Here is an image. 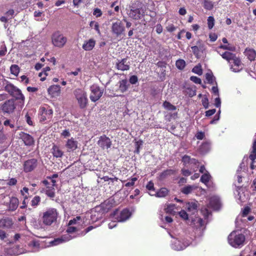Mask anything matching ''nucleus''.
Returning a JSON list of instances; mask_svg holds the SVG:
<instances>
[{"mask_svg":"<svg viewBox=\"0 0 256 256\" xmlns=\"http://www.w3.org/2000/svg\"><path fill=\"white\" fill-rule=\"evenodd\" d=\"M28 188L26 187H24L22 190H20V194L24 197V200H28Z\"/></svg>","mask_w":256,"mask_h":256,"instance_id":"nucleus-39","label":"nucleus"},{"mask_svg":"<svg viewBox=\"0 0 256 256\" xmlns=\"http://www.w3.org/2000/svg\"><path fill=\"white\" fill-rule=\"evenodd\" d=\"M194 189V186L190 185H188L181 189V192L185 194H188L192 192Z\"/></svg>","mask_w":256,"mask_h":256,"instance_id":"nucleus-34","label":"nucleus"},{"mask_svg":"<svg viewBox=\"0 0 256 256\" xmlns=\"http://www.w3.org/2000/svg\"><path fill=\"white\" fill-rule=\"evenodd\" d=\"M10 70L12 74L17 76L20 72V68L16 64H12L10 68Z\"/></svg>","mask_w":256,"mask_h":256,"instance_id":"nucleus-38","label":"nucleus"},{"mask_svg":"<svg viewBox=\"0 0 256 256\" xmlns=\"http://www.w3.org/2000/svg\"><path fill=\"white\" fill-rule=\"evenodd\" d=\"M90 99L93 102L98 100L103 94V90L99 86H93L90 87Z\"/></svg>","mask_w":256,"mask_h":256,"instance_id":"nucleus-11","label":"nucleus"},{"mask_svg":"<svg viewBox=\"0 0 256 256\" xmlns=\"http://www.w3.org/2000/svg\"><path fill=\"white\" fill-rule=\"evenodd\" d=\"M229 244L234 248H238L244 244L245 240V236L242 234H237L236 232H232L228 236Z\"/></svg>","mask_w":256,"mask_h":256,"instance_id":"nucleus-5","label":"nucleus"},{"mask_svg":"<svg viewBox=\"0 0 256 256\" xmlns=\"http://www.w3.org/2000/svg\"><path fill=\"white\" fill-rule=\"evenodd\" d=\"M48 92L52 97L58 96H60V87L59 85L51 86L48 88Z\"/></svg>","mask_w":256,"mask_h":256,"instance_id":"nucleus-19","label":"nucleus"},{"mask_svg":"<svg viewBox=\"0 0 256 256\" xmlns=\"http://www.w3.org/2000/svg\"><path fill=\"white\" fill-rule=\"evenodd\" d=\"M196 138L197 139L202 140L204 137V134L202 132H198L196 134Z\"/></svg>","mask_w":256,"mask_h":256,"instance_id":"nucleus-57","label":"nucleus"},{"mask_svg":"<svg viewBox=\"0 0 256 256\" xmlns=\"http://www.w3.org/2000/svg\"><path fill=\"white\" fill-rule=\"evenodd\" d=\"M38 166L37 159L32 158L25 161L23 164V170L25 172H30L34 170Z\"/></svg>","mask_w":256,"mask_h":256,"instance_id":"nucleus-10","label":"nucleus"},{"mask_svg":"<svg viewBox=\"0 0 256 256\" xmlns=\"http://www.w3.org/2000/svg\"><path fill=\"white\" fill-rule=\"evenodd\" d=\"M204 8L207 10H212L214 8V4L212 1L210 0H204Z\"/></svg>","mask_w":256,"mask_h":256,"instance_id":"nucleus-35","label":"nucleus"},{"mask_svg":"<svg viewBox=\"0 0 256 256\" xmlns=\"http://www.w3.org/2000/svg\"><path fill=\"white\" fill-rule=\"evenodd\" d=\"M250 208L248 206H246L242 210V216L243 217L246 216L250 212Z\"/></svg>","mask_w":256,"mask_h":256,"instance_id":"nucleus-55","label":"nucleus"},{"mask_svg":"<svg viewBox=\"0 0 256 256\" xmlns=\"http://www.w3.org/2000/svg\"><path fill=\"white\" fill-rule=\"evenodd\" d=\"M214 19L212 16H210L208 18V26L210 30H211L214 26Z\"/></svg>","mask_w":256,"mask_h":256,"instance_id":"nucleus-41","label":"nucleus"},{"mask_svg":"<svg viewBox=\"0 0 256 256\" xmlns=\"http://www.w3.org/2000/svg\"><path fill=\"white\" fill-rule=\"evenodd\" d=\"M13 224L12 218L5 217L0 220V227L2 228H10Z\"/></svg>","mask_w":256,"mask_h":256,"instance_id":"nucleus-21","label":"nucleus"},{"mask_svg":"<svg viewBox=\"0 0 256 256\" xmlns=\"http://www.w3.org/2000/svg\"><path fill=\"white\" fill-rule=\"evenodd\" d=\"M90 26L92 28H94L98 34H100V26L98 22L95 21H91L90 23Z\"/></svg>","mask_w":256,"mask_h":256,"instance_id":"nucleus-40","label":"nucleus"},{"mask_svg":"<svg viewBox=\"0 0 256 256\" xmlns=\"http://www.w3.org/2000/svg\"><path fill=\"white\" fill-rule=\"evenodd\" d=\"M146 188L149 190H154V183L150 181L149 182L146 186Z\"/></svg>","mask_w":256,"mask_h":256,"instance_id":"nucleus-56","label":"nucleus"},{"mask_svg":"<svg viewBox=\"0 0 256 256\" xmlns=\"http://www.w3.org/2000/svg\"><path fill=\"white\" fill-rule=\"evenodd\" d=\"M191 48L194 55L198 56L199 54L200 48H199L198 46H192L191 47Z\"/></svg>","mask_w":256,"mask_h":256,"instance_id":"nucleus-52","label":"nucleus"},{"mask_svg":"<svg viewBox=\"0 0 256 256\" xmlns=\"http://www.w3.org/2000/svg\"><path fill=\"white\" fill-rule=\"evenodd\" d=\"M93 14L96 18H99L102 16V13L100 9L99 8H96L94 10Z\"/></svg>","mask_w":256,"mask_h":256,"instance_id":"nucleus-46","label":"nucleus"},{"mask_svg":"<svg viewBox=\"0 0 256 256\" xmlns=\"http://www.w3.org/2000/svg\"><path fill=\"white\" fill-rule=\"evenodd\" d=\"M59 213L57 209L50 208L42 212L41 219L44 225L49 226L56 222Z\"/></svg>","mask_w":256,"mask_h":256,"instance_id":"nucleus-2","label":"nucleus"},{"mask_svg":"<svg viewBox=\"0 0 256 256\" xmlns=\"http://www.w3.org/2000/svg\"><path fill=\"white\" fill-rule=\"evenodd\" d=\"M115 67L121 71L128 70L130 68V62L128 61V58H124L121 60H118Z\"/></svg>","mask_w":256,"mask_h":256,"instance_id":"nucleus-13","label":"nucleus"},{"mask_svg":"<svg viewBox=\"0 0 256 256\" xmlns=\"http://www.w3.org/2000/svg\"><path fill=\"white\" fill-rule=\"evenodd\" d=\"M192 72L199 76H201L202 74V69L201 64H198L194 66L192 70Z\"/></svg>","mask_w":256,"mask_h":256,"instance_id":"nucleus-36","label":"nucleus"},{"mask_svg":"<svg viewBox=\"0 0 256 256\" xmlns=\"http://www.w3.org/2000/svg\"><path fill=\"white\" fill-rule=\"evenodd\" d=\"M249 158L252 162H254V160L256 159V151L252 150L250 154Z\"/></svg>","mask_w":256,"mask_h":256,"instance_id":"nucleus-58","label":"nucleus"},{"mask_svg":"<svg viewBox=\"0 0 256 256\" xmlns=\"http://www.w3.org/2000/svg\"><path fill=\"white\" fill-rule=\"evenodd\" d=\"M19 204L18 199L14 196L10 198L9 204V210L11 211L15 210L18 207Z\"/></svg>","mask_w":256,"mask_h":256,"instance_id":"nucleus-23","label":"nucleus"},{"mask_svg":"<svg viewBox=\"0 0 256 256\" xmlns=\"http://www.w3.org/2000/svg\"><path fill=\"white\" fill-rule=\"evenodd\" d=\"M138 180L136 177L132 178L130 182H128L125 184L126 187H130L134 186L135 182Z\"/></svg>","mask_w":256,"mask_h":256,"instance_id":"nucleus-48","label":"nucleus"},{"mask_svg":"<svg viewBox=\"0 0 256 256\" xmlns=\"http://www.w3.org/2000/svg\"><path fill=\"white\" fill-rule=\"evenodd\" d=\"M146 6L140 0H135L126 8L128 17L134 20H139L144 17L146 11Z\"/></svg>","mask_w":256,"mask_h":256,"instance_id":"nucleus-1","label":"nucleus"},{"mask_svg":"<svg viewBox=\"0 0 256 256\" xmlns=\"http://www.w3.org/2000/svg\"><path fill=\"white\" fill-rule=\"evenodd\" d=\"M244 56L250 62L254 61L256 58V50L250 48H246L244 52Z\"/></svg>","mask_w":256,"mask_h":256,"instance_id":"nucleus-16","label":"nucleus"},{"mask_svg":"<svg viewBox=\"0 0 256 256\" xmlns=\"http://www.w3.org/2000/svg\"><path fill=\"white\" fill-rule=\"evenodd\" d=\"M209 38H210V41L215 42L218 38V36L215 33L210 34H209Z\"/></svg>","mask_w":256,"mask_h":256,"instance_id":"nucleus-61","label":"nucleus"},{"mask_svg":"<svg viewBox=\"0 0 256 256\" xmlns=\"http://www.w3.org/2000/svg\"><path fill=\"white\" fill-rule=\"evenodd\" d=\"M17 183V180L15 178H10L8 182V185L10 186H14Z\"/></svg>","mask_w":256,"mask_h":256,"instance_id":"nucleus-60","label":"nucleus"},{"mask_svg":"<svg viewBox=\"0 0 256 256\" xmlns=\"http://www.w3.org/2000/svg\"><path fill=\"white\" fill-rule=\"evenodd\" d=\"M64 242V240L62 238H56L51 242L50 244L53 246L59 244Z\"/></svg>","mask_w":256,"mask_h":256,"instance_id":"nucleus-45","label":"nucleus"},{"mask_svg":"<svg viewBox=\"0 0 256 256\" xmlns=\"http://www.w3.org/2000/svg\"><path fill=\"white\" fill-rule=\"evenodd\" d=\"M168 194V190L166 188H161L156 192V196L160 198L166 196Z\"/></svg>","mask_w":256,"mask_h":256,"instance_id":"nucleus-30","label":"nucleus"},{"mask_svg":"<svg viewBox=\"0 0 256 256\" xmlns=\"http://www.w3.org/2000/svg\"><path fill=\"white\" fill-rule=\"evenodd\" d=\"M162 106L165 109L168 110H175L176 109V107L175 106L166 100L163 102Z\"/></svg>","mask_w":256,"mask_h":256,"instance_id":"nucleus-32","label":"nucleus"},{"mask_svg":"<svg viewBox=\"0 0 256 256\" xmlns=\"http://www.w3.org/2000/svg\"><path fill=\"white\" fill-rule=\"evenodd\" d=\"M46 194L50 198H53L55 197V188L54 186H47L45 190Z\"/></svg>","mask_w":256,"mask_h":256,"instance_id":"nucleus-26","label":"nucleus"},{"mask_svg":"<svg viewBox=\"0 0 256 256\" xmlns=\"http://www.w3.org/2000/svg\"><path fill=\"white\" fill-rule=\"evenodd\" d=\"M190 80L194 82L196 84H200L202 83L201 79L196 76H192L190 77Z\"/></svg>","mask_w":256,"mask_h":256,"instance_id":"nucleus-49","label":"nucleus"},{"mask_svg":"<svg viewBox=\"0 0 256 256\" xmlns=\"http://www.w3.org/2000/svg\"><path fill=\"white\" fill-rule=\"evenodd\" d=\"M98 144L103 150L108 149L111 147L112 141L108 137L104 134L99 138Z\"/></svg>","mask_w":256,"mask_h":256,"instance_id":"nucleus-12","label":"nucleus"},{"mask_svg":"<svg viewBox=\"0 0 256 256\" xmlns=\"http://www.w3.org/2000/svg\"><path fill=\"white\" fill-rule=\"evenodd\" d=\"M181 172H182V174L184 176H189L192 174V172L188 170H186V169H182Z\"/></svg>","mask_w":256,"mask_h":256,"instance_id":"nucleus-64","label":"nucleus"},{"mask_svg":"<svg viewBox=\"0 0 256 256\" xmlns=\"http://www.w3.org/2000/svg\"><path fill=\"white\" fill-rule=\"evenodd\" d=\"M210 204L212 206H214V204L216 205V208H218L220 206V202H219L218 200H216L212 199L210 200Z\"/></svg>","mask_w":256,"mask_h":256,"instance_id":"nucleus-62","label":"nucleus"},{"mask_svg":"<svg viewBox=\"0 0 256 256\" xmlns=\"http://www.w3.org/2000/svg\"><path fill=\"white\" fill-rule=\"evenodd\" d=\"M19 135L26 146H32L34 144V138L30 134L22 132Z\"/></svg>","mask_w":256,"mask_h":256,"instance_id":"nucleus-14","label":"nucleus"},{"mask_svg":"<svg viewBox=\"0 0 256 256\" xmlns=\"http://www.w3.org/2000/svg\"><path fill=\"white\" fill-rule=\"evenodd\" d=\"M96 44V41L94 38H90L84 41L82 48L86 51H90L94 48Z\"/></svg>","mask_w":256,"mask_h":256,"instance_id":"nucleus-17","label":"nucleus"},{"mask_svg":"<svg viewBox=\"0 0 256 256\" xmlns=\"http://www.w3.org/2000/svg\"><path fill=\"white\" fill-rule=\"evenodd\" d=\"M162 30H163V28H162V26L161 25V24H157L156 26V32L158 34H160L162 32Z\"/></svg>","mask_w":256,"mask_h":256,"instance_id":"nucleus-59","label":"nucleus"},{"mask_svg":"<svg viewBox=\"0 0 256 256\" xmlns=\"http://www.w3.org/2000/svg\"><path fill=\"white\" fill-rule=\"evenodd\" d=\"M8 98V96L4 93L3 90H0V101L6 100Z\"/></svg>","mask_w":256,"mask_h":256,"instance_id":"nucleus-53","label":"nucleus"},{"mask_svg":"<svg viewBox=\"0 0 256 256\" xmlns=\"http://www.w3.org/2000/svg\"><path fill=\"white\" fill-rule=\"evenodd\" d=\"M217 52L222 56V58L226 60L229 62L236 56L235 54L228 51L222 52V54L220 53V52L218 50H217Z\"/></svg>","mask_w":256,"mask_h":256,"instance_id":"nucleus-25","label":"nucleus"},{"mask_svg":"<svg viewBox=\"0 0 256 256\" xmlns=\"http://www.w3.org/2000/svg\"><path fill=\"white\" fill-rule=\"evenodd\" d=\"M192 158L190 156L188 155H184L182 156V161L183 162L184 165H186L187 164H190V160Z\"/></svg>","mask_w":256,"mask_h":256,"instance_id":"nucleus-42","label":"nucleus"},{"mask_svg":"<svg viewBox=\"0 0 256 256\" xmlns=\"http://www.w3.org/2000/svg\"><path fill=\"white\" fill-rule=\"evenodd\" d=\"M180 216L184 220H186L188 219V214L184 210H182L179 212Z\"/></svg>","mask_w":256,"mask_h":256,"instance_id":"nucleus-50","label":"nucleus"},{"mask_svg":"<svg viewBox=\"0 0 256 256\" xmlns=\"http://www.w3.org/2000/svg\"><path fill=\"white\" fill-rule=\"evenodd\" d=\"M218 48H221L224 50H228L230 51H234L235 50V48L234 46H230L227 45H223L220 44L218 47Z\"/></svg>","mask_w":256,"mask_h":256,"instance_id":"nucleus-44","label":"nucleus"},{"mask_svg":"<svg viewBox=\"0 0 256 256\" xmlns=\"http://www.w3.org/2000/svg\"><path fill=\"white\" fill-rule=\"evenodd\" d=\"M166 29L168 32H172L176 30V27L173 24H170L166 27Z\"/></svg>","mask_w":256,"mask_h":256,"instance_id":"nucleus-54","label":"nucleus"},{"mask_svg":"<svg viewBox=\"0 0 256 256\" xmlns=\"http://www.w3.org/2000/svg\"><path fill=\"white\" fill-rule=\"evenodd\" d=\"M216 112V109L210 110L206 112V116H210L213 115Z\"/></svg>","mask_w":256,"mask_h":256,"instance_id":"nucleus-63","label":"nucleus"},{"mask_svg":"<svg viewBox=\"0 0 256 256\" xmlns=\"http://www.w3.org/2000/svg\"><path fill=\"white\" fill-rule=\"evenodd\" d=\"M214 76L212 74L206 73V78L208 81V82L210 84H212L214 83Z\"/></svg>","mask_w":256,"mask_h":256,"instance_id":"nucleus-43","label":"nucleus"},{"mask_svg":"<svg viewBox=\"0 0 256 256\" xmlns=\"http://www.w3.org/2000/svg\"><path fill=\"white\" fill-rule=\"evenodd\" d=\"M233 61L234 66L232 65L230 69L234 72H239L242 69V64L239 57L236 56V55L231 60Z\"/></svg>","mask_w":256,"mask_h":256,"instance_id":"nucleus-15","label":"nucleus"},{"mask_svg":"<svg viewBox=\"0 0 256 256\" xmlns=\"http://www.w3.org/2000/svg\"><path fill=\"white\" fill-rule=\"evenodd\" d=\"M210 178L211 176L208 172H206V173H204L202 176L200 180L204 184H206L208 182H209Z\"/></svg>","mask_w":256,"mask_h":256,"instance_id":"nucleus-31","label":"nucleus"},{"mask_svg":"<svg viewBox=\"0 0 256 256\" xmlns=\"http://www.w3.org/2000/svg\"><path fill=\"white\" fill-rule=\"evenodd\" d=\"M53 116V110L51 108L40 107L38 111V118L40 122L46 123L50 121Z\"/></svg>","mask_w":256,"mask_h":256,"instance_id":"nucleus-7","label":"nucleus"},{"mask_svg":"<svg viewBox=\"0 0 256 256\" xmlns=\"http://www.w3.org/2000/svg\"><path fill=\"white\" fill-rule=\"evenodd\" d=\"M176 66L178 69L182 70L186 66V62L184 60L180 59L176 61Z\"/></svg>","mask_w":256,"mask_h":256,"instance_id":"nucleus-37","label":"nucleus"},{"mask_svg":"<svg viewBox=\"0 0 256 256\" xmlns=\"http://www.w3.org/2000/svg\"><path fill=\"white\" fill-rule=\"evenodd\" d=\"M4 90L14 99L18 100V104L22 108L24 103L25 98L21 90L11 83L7 84L4 86Z\"/></svg>","mask_w":256,"mask_h":256,"instance_id":"nucleus-3","label":"nucleus"},{"mask_svg":"<svg viewBox=\"0 0 256 256\" xmlns=\"http://www.w3.org/2000/svg\"><path fill=\"white\" fill-rule=\"evenodd\" d=\"M66 146L68 152L74 151L78 148V142L72 138L67 140Z\"/></svg>","mask_w":256,"mask_h":256,"instance_id":"nucleus-20","label":"nucleus"},{"mask_svg":"<svg viewBox=\"0 0 256 256\" xmlns=\"http://www.w3.org/2000/svg\"><path fill=\"white\" fill-rule=\"evenodd\" d=\"M176 170L172 169H167L162 172L159 175V178L160 180H163L168 176L174 174Z\"/></svg>","mask_w":256,"mask_h":256,"instance_id":"nucleus-24","label":"nucleus"},{"mask_svg":"<svg viewBox=\"0 0 256 256\" xmlns=\"http://www.w3.org/2000/svg\"><path fill=\"white\" fill-rule=\"evenodd\" d=\"M50 68L49 66H46L44 68L43 71L39 74V76L40 77V80L44 81L46 79V76L48 75V72H49Z\"/></svg>","mask_w":256,"mask_h":256,"instance_id":"nucleus-33","label":"nucleus"},{"mask_svg":"<svg viewBox=\"0 0 256 256\" xmlns=\"http://www.w3.org/2000/svg\"><path fill=\"white\" fill-rule=\"evenodd\" d=\"M202 106L206 109L208 108V106H209L208 100L206 97L203 98L202 100Z\"/></svg>","mask_w":256,"mask_h":256,"instance_id":"nucleus-51","label":"nucleus"},{"mask_svg":"<svg viewBox=\"0 0 256 256\" xmlns=\"http://www.w3.org/2000/svg\"><path fill=\"white\" fill-rule=\"evenodd\" d=\"M111 30L112 34L116 37H118L124 34L125 28L122 22L118 20L116 22L112 24Z\"/></svg>","mask_w":256,"mask_h":256,"instance_id":"nucleus-9","label":"nucleus"},{"mask_svg":"<svg viewBox=\"0 0 256 256\" xmlns=\"http://www.w3.org/2000/svg\"><path fill=\"white\" fill-rule=\"evenodd\" d=\"M74 94L78 101L80 109H84L88 104L86 92L82 88H76L74 91Z\"/></svg>","mask_w":256,"mask_h":256,"instance_id":"nucleus-4","label":"nucleus"},{"mask_svg":"<svg viewBox=\"0 0 256 256\" xmlns=\"http://www.w3.org/2000/svg\"><path fill=\"white\" fill-rule=\"evenodd\" d=\"M129 82L132 84H136L138 82V76L135 75L130 76L129 79Z\"/></svg>","mask_w":256,"mask_h":256,"instance_id":"nucleus-47","label":"nucleus"},{"mask_svg":"<svg viewBox=\"0 0 256 256\" xmlns=\"http://www.w3.org/2000/svg\"><path fill=\"white\" fill-rule=\"evenodd\" d=\"M51 152L53 156L56 158H60L64 155L63 151L60 149V146L54 144L51 149Z\"/></svg>","mask_w":256,"mask_h":256,"instance_id":"nucleus-22","label":"nucleus"},{"mask_svg":"<svg viewBox=\"0 0 256 256\" xmlns=\"http://www.w3.org/2000/svg\"><path fill=\"white\" fill-rule=\"evenodd\" d=\"M16 100L11 98L6 100L0 107V110L4 114H12L16 108Z\"/></svg>","mask_w":256,"mask_h":256,"instance_id":"nucleus-8","label":"nucleus"},{"mask_svg":"<svg viewBox=\"0 0 256 256\" xmlns=\"http://www.w3.org/2000/svg\"><path fill=\"white\" fill-rule=\"evenodd\" d=\"M176 205L174 204H170L166 206L164 210L166 213L174 215L176 212L175 211Z\"/></svg>","mask_w":256,"mask_h":256,"instance_id":"nucleus-28","label":"nucleus"},{"mask_svg":"<svg viewBox=\"0 0 256 256\" xmlns=\"http://www.w3.org/2000/svg\"><path fill=\"white\" fill-rule=\"evenodd\" d=\"M130 216V212L128 209L125 208L120 212L116 218L118 222H122L128 220Z\"/></svg>","mask_w":256,"mask_h":256,"instance_id":"nucleus-18","label":"nucleus"},{"mask_svg":"<svg viewBox=\"0 0 256 256\" xmlns=\"http://www.w3.org/2000/svg\"><path fill=\"white\" fill-rule=\"evenodd\" d=\"M41 202V198L39 196H34L30 202V205L32 208L37 207Z\"/></svg>","mask_w":256,"mask_h":256,"instance_id":"nucleus-29","label":"nucleus"},{"mask_svg":"<svg viewBox=\"0 0 256 256\" xmlns=\"http://www.w3.org/2000/svg\"><path fill=\"white\" fill-rule=\"evenodd\" d=\"M128 86L126 79L122 80L119 82V90L124 93L127 90Z\"/></svg>","mask_w":256,"mask_h":256,"instance_id":"nucleus-27","label":"nucleus"},{"mask_svg":"<svg viewBox=\"0 0 256 256\" xmlns=\"http://www.w3.org/2000/svg\"><path fill=\"white\" fill-rule=\"evenodd\" d=\"M67 38L60 31H56L52 35V44L59 48H63L67 42Z\"/></svg>","mask_w":256,"mask_h":256,"instance_id":"nucleus-6","label":"nucleus"}]
</instances>
